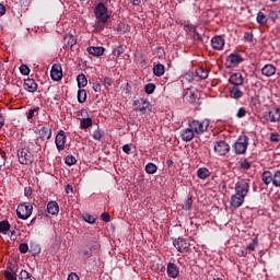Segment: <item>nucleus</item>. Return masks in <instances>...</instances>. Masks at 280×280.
<instances>
[{
  "label": "nucleus",
  "instance_id": "nucleus-1",
  "mask_svg": "<svg viewBox=\"0 0 280 280\" xmlns=\"http://www.w3.org/2000/svg\"><path fill=\"white\" fill-rule=\"evenodd\" d=\"M250 186L247 184L246 179H241L235 185V194L231 197V207L233 209H240L244 205L246 196H248V190Z\"/></svg>",
  "mask_w": 280,
  "mask_h": 280
},
{
  "label": "nucleus",
  "instance_id": "nucleus-2",
  "mask_svg": "<svg viewBox=\"0 0 280 280\" xmlns=\"http://www.w3.org/2000/svg\"><path fill=\"white\" fill-rule=\"evenodd\" d=\"M30 147L34 148V142H30L27 148H22L18 150V161L21 165H32L35 161L34 153L30 151Z\"/></svg>",
  "mask_w": 280,
  "mask_h": 280
},
{
  "label": "nucleus",
  "instance_id": "nucleus-3",
  "mask_svg": "<svg viewBox=\"0 0 280 280\" xmlns=\"http://www.w3.org/2000/svg\"><path fill=\"white\" fill-rule=\"evenodd\" d=\"M261 180L265 185H272L277 189H280V170L264 171L261 174Z\"/></svg>",
  "mask_w": 280,
  "mask_h": 280
},
{
  "label": "nucleus",
  "instance_id": "nucleus-4",
  "mask_svg": "<svg viewBox=\"0 0 280 280\" xmlns=\"http://www.w3.org/2000/svg\"><path fill=\"white\" fill-rule=\"evenodd\" d=\"M34 211V206L30 202L20 203L16 209V215L20 220H27Z\"/></svg>",
  "mask_w": 280,
  "mask_h": 280
},
{
  "label": "nucleus",
  "instance_id": "nucleus-5",
  "mask_svg": "<svg viewBox=\"0 0 280 280\" xmlns=\"http://www.w3.org/2000/svg\"><path fill=\"white\" fill-rule=\"evenodd\" d=\"M94 14L96 20H101L103 23H108V19H110V15H108V8H106V4L103 2H100L95 7Z\"/></svg>",
  "mask_w": 280,
  "mask_h": 280
},
{
  "label": "nucleus",
  "instance_id": "nucleus-6",
  "mask_svg": "<svg viewBox=\"0 0 280 280\" xmlns=\"http://www.w3.org/2000/svg\"><path fill=\"white\" fill-rule=\"evenodd\" d=\"M35 135L37 141H49L52 135L51 127L49 125H45L40 128H37L35 130Z\"/></svg>",
  "mask_w": 280,
  "mask_h": 280
},
{
  "label": "nucleus",
  "instance_id": "nucleus-7",
  "mask_svg": "<svg viewBox=\"0 0 280 280\" xmlns=\"http://www.w3.org/2000/svg\"><path fill=\"white\" fill-rule=\"evenodd\" d=\"M173 246H175L178 253H189L191 250V243L184 237H178L173 241Z\"/></svg>",
  "mask_w": 280,
  "mask_h": 280
},
{
  "label": "nucleus",
  "instance_id": "nucleus-8",
  "mask_svg": "<svg viewBox=\"0 0 280 280\" xmlns=\"http://www.w3.org/2000/svg\"><path fill=\"white\" fill-rule=\"evenodd\" d=\"M248 141L249 139L247 136H241L234 143L235 154H246V150H248Z\"/></svg>",
  "mask_w": 280,
  "mask_h": 280
},
{
  "label": "nucleus",
  "instance_id": "nucleus-9",
  "mask_svg": "<svg viewBox=\"0 0 280 280\" xmlns=\"http://www.w3.org/2000/svg\"><path fill=\"white\" fill-rule=\"evenodd\" d=\"M189 128L194 130L196 135H202L209 128V120H203V121H198V120H192L189 124Z\"/></svg>",
  "mask_w": 280,
  "mask_h": 280
},
{
  "label": "nucleus",
  "instance_id": "nucleus-10",
  "mask_svg": "<svg viewBox=\"0 0 280 280\" xmlns=\"http://www.w3.org/2000/svg\"><path fill=\"white\" fill-rule=\"evenodd\" d=\"M231 151V145L224 140L217 141L214 144V152L219 156H225Z\"/></svg>",
  "mask_w": 280,
  "mask_h": 280
},
{
  "label": "nucleus",
  "instance_id": "nucleus-11",
  "mask_svg": "<svg viewBox=\"0 0 280 280\" xmlns=\"http://www.w3.org/2000/svg\"><path fill=\"white\" fill-rule=\"evenodd\" d=\"M241 62H244V58L240 54L232 52L228 56L225 66L228 69H231L233 67H237V65H241Z\"/></svg>",
  "mask_w": 280,
  "mask_h": 280
},
{
  "label": "nucleus",
  "instance_id": "nucleus-12",
  "mask_svg": "<svg viewBox=\"0 0 280 280\" xmlns=\"http://www.w3.org/2000/svg\"><path fill=\"white\" fill-rule=\"evenodd\" d=\"M133 106H136L135 107L136 113H141L142 115H145V113L150 110V102L143 98L135 101Z\"/></svg>",
  "mask_w": 280,
  "mask_h": 280
},
{
  "label": "nucleus",
  "instance_id": "nucleus-13",
  "mask_svg": "<svg viewBox=\"0 0 280 280\" xmlns=\"http://www.w3.org/2000/svg\"><path fill=\"white\" fill-rule=\"evenodd\" d=\"M66 143H67V133H65V130H59V132L55 138V144L58 152H62V150H65Z\"/></svg>",
  "mask_w": 280,
  "mask_h": 280
},
{
  "label": "nucleus",
  "instance_id": "nucleus-14",
  "mask_svg": "<svg viewBox=\"0 0 280 280\" xmlns=\"http://www.w3.org/2000/svg\"><path fill=\"white\" fill-rule=\"evenodd\" d=\"M23 88L24 91H27L28 93H36L38 91V84L34 79L24 80Z\"/></svg>",
  "mask_w": 280,
  "mask_h": 280
},
{
  "label": "nucleus",
  "instance_id": "nucleus-15",
  "mask_svg": "<svg viewBox=\"0 0 280 280\" xmlns=\"http://www.w3.org/2000/svg\"><path fill=\"white\" fill-rule=\"evenodd\" d=\"M265 119L271 124H277V121H280V108L269 110L265 116Z\"/></svg>",
  "mask_w": 280,
  "mask_h": 280
},
{
  "label": "nucleus",
  "instance_id": "nucleus-16",
  "mask_svg": "<svg viewBox=\"0 0 280 280\" xmlns=\"http://www.w3.org/2000/svg\"><path fill=\"white\" fill-rule=\"evenodd\" d=\"M85 247L89 248L92 253H98L100 248H102V245L100 244V241H97L95 237H92L88 240Z\"/></svg>",
  "mask_w": 280,
  "mask_h": 280
},
{
  "label": "nucleus",
  "instance_id": "nucleus-17",
  "mask_svg": "<svg viewBox=\"0 0 280 280\" xmlns=\"http://www.w3.org/2000/svg\"><path fill=\"white\" fill-rule=\"evenodd\" d=\"M50 78L55 82H58V80H62V67L54 65L50 71Z\"/></svg>",
  "mask_w": 280,
  "mask_h": 280
},
{
  "label": "nucleus",
  "instance_id": "nucleus-18",
  "mask_svg": "<svg viewBox=\"0 0 280 280\" xmlns=\"http://www.w3.org/2000/svg\"><path fill=\"white\" fill-rule=\"evenodd\" d=\"M229 91L230 97L233 100H241V97H244V92L240 89V85H232L229 88Z\"/></svg>",
  "mask_w": 280,
  "mask_h": 280
},
{
  "label": "nucleus",
  "instance_id": "nucleus-19",
  "mask_svg": "<svg viewBox=\"0 0 280 280\" xmlns=\"http://www.w3.org/2000/svg\"><path fill=\"white\" fill-rule=\"evenodd\" d=\"M166 272H167L168 277H171V279H176V277H178V275H180V271L178 270V266H176V264H174V262L167 264Z\"/></svg>",
  "mask_w": 280,
  "mask_h": 280
},
{
  "label": "nucleus",
  "instance_id": "nucleus-20",
  "mask_svg": "<svg viewBox=\"0 0 280 280\" xmlns=\"http://www.w3.org/2000/svg\"><path fill=\"white\" fill-rule=\"evenodd\" d=\"M229 80L233 86H242L244 84V77L240 72L231 74Z\"/></svg>",
  "mask_w": 280,
  "mask_h": 280
},
{
  "label": "nucleus",
  "instance_id": "nucleus-21",
  "mask_svg": "<svg viewBox=\"0 0 280 280\" xmlns=\"http://www.w3.org/2000/svg\"><path fill=\"white\" fill-rule=\"evenodd\" d=\"M196 132L192 130L191 127H188L180 131V137L184 141L189 142L194 139Z\"/></svg>",
  "mask_w": 280,
  "mask_h": 280
},
{
  "label": "nucleus",
  "instance_id": "nucleus-22",
  "mask_svg": "<svg viewBox=\"0 0 280 280\" xmlns=\"http://www.w3.org/2000/svg\"><path fill=\"white\" fill-rule=\"evenodd\" d=\"M211 45L213 49H218L220 51L224 49V38L222 36H214L211 39Z\"/></svg>",
  "mask_w": 280,
  "mask_h": 280
},
{
  "label": "nucleus",
  "instance_id": "nucleus-23",
  "mask_svg": "<svg viewBox=\"0 0 280 280\" xmlns=\"http://www.w3.org/2000/svg\"><path fill=\"white\" fill-rule=\"evenodd\" d=\"M78 43V38L73 36V34L65 35L63 37V44L66 48L74 47V45Z\"/></svg>",
  "mask_w": 280,
  "mask_h": 280
},
{
  "label": "nucleus",
  "instance_id": "nucleus-24",
  "mask_svg": "<svg viewBox=\"0 0 280 280\" xmlns=\"http://www.w3.org/2000/svg\"><path fill=\"white\" fill-rule=\"evenodd\" d=\"M59 211H60V206H58V202L49 201L47 203V213H49L50 215H57Z\"/></svg>",
  "mask_w": 280,
  "mask_h": 280
},
{
  "label": "nucleus",
  "instance_id": "nucleus-25",
  "mask_svg": "<svg viewBox=\"0 0 280 280\" xmlns=\"http://www.w3.org/2000/svg\"><path fill=\"white\" fill-rule=\"evenodd\" d=\"M262 75H266V78H271V75H275L277 73V68L273 65H266L261 69Z\"/></svg>",
  "mask_w": 280,
  "mask_h": 280
},
{
  "label": "nucleus",
  "instance_id": "nucleus-26",
  "mask_svg": "<svg viewBox=\"0 0 280 280\" xmlns=\"http://www.w3.org/2000/svg\"><path fill=\"white\" fill-rule=\"evenodd\" d=\"M88 54L91 56H104V47H95V46H90L86 48Z\"/></svg>",
  "mask_w": 280,
  "mask_h": 280
},
{
  "label": "nucleus",
  "instance_id": "nucleus-27",
  "mask_svg": "<svg viewBox=\"0 0 280 280\" xmlns=\"http://www.w3.org/2000/svg\"><path fill=\"white\" fill-rule=\"evenodd\" d=\"M197 175L201 180H207L211 176V172L207 167H201L197 171Z\"/></svg>",
  "mask_w": 280,
  "mask_h": 280
},
{
  "label": "nucleus",
  "instance_id": "nucleus-28",
  "mask_svg": "<svg viewBox=\"0 0 280 280\" xmlns=\"http://www.w3.org/2000/svg\"><path fill=\"white\" fill-rule=\"evenodd\" d=\"M77 82H78L79 89H84V86H86V84H89V80L86 79V75H84V73H80L77 77Z\"/></svg>",
  "mask_w": 280,
  "mask_h": 280
},
{
  "label": "nucleus",
  "instance_id": "nucleus-29",
  "mask_svg": "<svg viewBox=\"0 0 280 280\" xmlns=\"http://www.w3.org/2000/svg\"><path fill=\"white\" fill-rule=\"evenodd\" d=\"M10 229H11V225L8 220L0 221V233H2V235H8V232L10 231Z\"/></svg>",
  "mask_w": 280,
  "mask_h": 280
},
{
  "label": "nucleus",
  "instance_id": "nucleus-30",
  "mask_svg": "<svg viewBox=\"0 0 280 280\" xmlns=\"http://www.w3.org/2000/svg\"><path fill=\"white\" fill-rule=\"evenodd\" d=\"M153 73L154 75H156L158 78H161V75H163L165 73V66H163L162 63H158L153 67Z\"/></svg>",
  "mask_w": 280,
  "mask_h": 280
},
{
  "label": "nucleus",
  "instance_id": "nucleus-31",
  "mask_svg": "<svg viewBox=\"0 0 280 280\" xmlns=\"http://www.w3.org/2000/svg\"><path fill=\"white\" fill-rule=\"evenodd\" d=\"M196 74L198 78H200L201 80H206V78H209V71L207 70V68L205 67H199L196 70Z\"/></svg>",
  "mask_w": 280,
  "mask_h": 280
},
{
  "label": "nucleus",
  "instance_id": "nucleus-32",
  "mask_svg": "<svg viewBox=\"0 0 280 280\" xmlns=\"http://www.w3.org/2000/svg\"><path fill=\"white\" fill-rule=\"evenodd\" d=\"M77 97L79 104H84V102H86V90L79 88Z\"/></svg>",
  "mask_w": 280,
  "mask_h": 280
},
{
  "label": "nucleus",
  "instance_id": "nucleus-33",
  "mask_svg": "<svg viewBox=\"0 0 280 280\" xmlns=\"http://www.w3.org/2000/svg\"><path fill=\"white\" fill-rule=\"evenodd\" d=\"M256 21L258 25H266V23H268V18L266 16V14H264V12L259 11L257 13Z\"/></svg>",
  "mask_w": 280,
  "mask_h": 280
},
{
  "label": "nucleus",
  "instance_id": "nucleus-34",
  "mask_svg": "<svg viewBox=\"0 0 280 280\" xmlns=\"http://www.w3.org/2000/svg\"><path fill=\"white\" fill-rule=\"evenodd\" d=\"M80 126H81L82 130H86V128H91V126H93V119L82 118Z\"/></svg>",
  "mask_w": 280,
  "mask_h": 280
},
{
  "label": "nucleus",
  "instance_id": "nucleus-35",
  "mask_svg": "<svg viewBox=\"0 0 280 280\" xmlns=\"http://www.w3.org/2000/svg\"><path fill=\"white\" fill-rule=\"evenodd\" d=\"M84 222H88V224H95L97 222V217L92 215L90 213H85L82 215Z\"/></svg>",
  "mask_w": 280,
  "mask_h": 280
},
{
  "label": "nucleus",
  "instance_id": "nucleus-36",
  "mask_svg": "<svg viewBox=\"0 0 280 280\" xmlns=\"http://www.w3.org/2000/svg\"><path fill=\"white\" fill-rule=\"evenodd\" d=\"M191 207H194V199L188 197L183 203L184 211H191Z\"/></svg>",
  "mask_w": 280,
  "mask_h": 280
},
{
  "label": "nucleus",
  "instance_id": "nucleus-37",
  "mask_svg": "<svg viewBox=\"0 0 280 280\" xmlns=\"http://www.w3.org/2000/svg\"><path fill=\"white\" fill-rule=\"evenodd\" d=\"M80 255L83 259H91V257H93V252L86 247L80 252Z\"/></svg>",
  "mask_w": 280,
  "mask_h": 280
},
{
  "label": "nucleus",
  "instance_id": "nucleus-38",
  "mask_svg": "<svg viewBox=\"0 0 280 280\" xmlns=\"http://www.w3.org/2000/svg\"><path fill=\"white\" fill-rule=\"evenodd\" d=\"M156 170H159L156 167V164H154L152 162L148 163L147 166H145L147 174H156Z\"/></svg>",
  "mask_w": 280,
  "mask_h": 280
},
{
  "label": "nucleus",
  "instance_id": "nucleus-39",
  "mask_svg": "<svg viewBox=\"0 0 280 280\" xmlns=\"http://www.w3.org/2000/svg\"><path fill=\"white\" fill-rule=\"evenodd\" d=\"M102 137H104V131L102 129H96L92 133V138L95 141H102Z\"/></svg>",
  "mask_w": 280,
  "mask_h": 280
},
{
  "label": "nucleus",
  "instance_id": "nucleus-40",
  "mask_svg": "<svg viewBox=\"0 0 280 280\" xmlns=\"http://www.w3.org/2000/svg\"><path fill=\"white\" fill-rule=\"evenodd\" d=\"M39 110H40V107H35V108L28 109V113H27L28 121L34 119V115H38Z\"/></svg>",
  "mask_w": 280,
  "mask_h": 280
},
{
  "label": "nucleus",
  "instance_id": "nucleus-41",
  "mask_svg": "<svg viewBox=\"0 0 280 280\" xmlns=\"http://www.w3.org/2000/svg\"><path fill=\"white\" fill-rule=\"evenodd\" d=\"M144 91L148 95H152V93H154V91H156V85H154V83H148L144 86Z\"/></svg>",
  "mask_w": 280,
  "mask_h": 280
},
{
  "label": "nucleus",
  "instance_id": "nucleus-42",
  "mask_svg": "<svg viewBox=\"0 0 280 280\" xmlns=\"http://www.w3.org/2000/svg\"><path fill=\"white\" fill-rule=\"evenodd\" d=\"M19 280H32V275L26 270H21L19 275Z\"/></svg>",
  "mask_w": 280,
  "mask_h": 280
},
{
  "label": "nucleus",
  "instance_id": "nucleus-43",
  "mask_svg": "<svg viewBox=\"0 0 280 280\" xmlns=\"http://www.w3.org/2000/svg\"><path fill=\"white\" fill-rule=\"evenodd\" d=\"M65 163L66 165H75V163H78V160H75V156L73 155H67L66 159H65Z\"/></svg>",
  "mask_w": 280,
  "mask_h": 280
},
{
  "label": "nucleus",
  "instance_id": "nucleus-44",
  "mask_svg": "<svg viewBox=\"0 0 280 280\" xmlns=\"http://www.w3.org/2000/svg\"><path fill=\"white\" fill-rule=\"evenodd\" d=\"M7 270L11 273H18L19 272V265L10 262L7 267Z\"/></svg>",
  "mask_w": 280,
  "mask_h": 280
},
{
  "label": "nucleus",
  "instance_id": "nucleus-45",
  "mask_svg": "<svg viewBox=\"0 0 280 280\" xmlns=\"http://www.w3.org/2000/svg\"><path fill=\"white\" fill-rule=\"evenodd\" d=\"M19 250H20V253H22V255H25V253H27V250H30V246L27 245V243H21L19 245Z\"/></svg>",
  "mask_w": 280,
  "mask_h": 280
},
{
  "label": "nucleus",
  "instance_id": "nucleus-46",
  "mask_svg": "<svg viewBox=\"0 0 280 280\" xmlns=\"http://www.w3.org/2000/svg\"><path fill=\"white\" fill-rule=\"evenodd\" d=\"M4 279L7 280H16V273L10 272V270L4 271Z\"/></svg>",
  "mask_w": 280,
  "mask_h": 280
},
{
  "label": "nucleus",
  "instance_id": "nucleus-47",
  "mask_svg": "<svg viewBox=\"0 0 280 280\" xmlns=\"http://www.w3.org/2000/svg\"><path fill=\"white\" fill-rule=\"evenodd\" d=\"M20 73H22V75H30V67H27V65H22L20 67Z\"/></svg>",
  "mask_w": 280,
  "mask_h": 280
},
{
  "label": "nucleus",
  "instance_id": "nucleus-48",
  "mask_svg": "<svg viewBox=\"0 0 280 280\" xmlns=\"http://www.w3.org/2000/svg\"><path fill=\"white\" fill-rule=\"evenodd\" d=\"M108 22H103L102 20H97L95 23L96 30L102 32L104 30V25H106Z\"/></svg>",
  "mask_w": 280,
  "mask_h": 280
},
{
  "label": "nucleus",
  "instance_id": "nucleus-49",
  "mask_svg": "<svg viewBox=\"0 0 280 280\" xmlns=\"http://www.w3.org/2000/svg\"><path fill=\"white\" fill-rule=\"evenodd\" d=\"M103 85H104L106 89L113 86V80H112L110 78H108V77H105V78L103 79Z\"/></svg>",
  "mask_w": 280,
  "mask_h": 280
},
{
  "label": "nucleus",
  "instance_id": "nucleus-50",
  "mask_svg": "<svg viewBox=\"0 0 280 280\" xmlns=\"http://www.w3.org/2000/svg\"><path fill=\"white\" fill-rule=\"evenodd\" d=\"M114 56H121L124 54V47L122 46H116L113 51Z\"/></svg>",
  "mask_w": 280,
  "mask_h": 280
},
{
  "label": "nucleus",
  "instance_id": "nucleus-51",
  "mask_svg": "<svg viewBox=\"0 0 280 280\" xmlns=\"http://www.w3.org/2000/svg\"><path fill=\"white\" fill-rule=\"evenodd\" d=\"M270 141L273 143H280V135L279 133H271L270 135Z\"/></svg>",
  "mask_w": 280,
  "mask_h": 280
},
{
  "label": "nucleus",
  "instance_id": "nucleus-52",
  "mask_svg": "<svg viewBox=\"0 0 280 280\" xmlns=\"http://www.w3.org/2000/svg\"><path fill=\"white\" fill-rule=\"evenodd\" d=\"M236 117H238V119H242V117H246V108L241 107L236 114Z\"/></svg>",
  "mask_w": 280,
  "mask_h": 280
},
{
  "label": "nucleus",
  "instance_id": "nucleus-53",
  "mask_svg": "<svg viewBox=\"0 0 280 280\" xmlns=\"http://www.w3.org/2000/svg\"><path fill=\"white\" fill-rule=\"evenodd\" d=\"M250 166H252V164L247 160H244L243 162H241V167L243 170H250Z\"/></svg>",
  "mask_w": 280,
  "mask_h": 280
},
{
  "label": "nucleus",
  "instance_id": "nucleus-54",
  "mask_svg": "<svg viewBox=\"0 0 280 280\" xmlns=\"http://www.w3.org/2000/svg\"><path fill=\"white\" fill-rule=\"evenodd\" d=\"M101 219L103 222H110V214H108V212H103Z\"/></svg>",
  "mask_w": 280,
  "mask_h": 280
},
{
  "label": "nucleus",
  "instance_id": "nucleus-55",
  "mask_svg": "<svg viewBox=\"0 0 280 280\" xmlns=\"http://www.w3.org/2000/svg\"><path fill=\"white\" fill-rule=\"evenodd\" d=\"M24 196H25L26 198H30V196H32V186H26V187L24 188Z\"/></svg>",
  "mask_w": 280,
  "mask_h": 280
},
{
  "label": "nucleus",
  "instance_id": "nucleus-56",
  "mask_svg": "<svg viewBox=\"0 0 280 280\" xmlns=\"http://www.w3.org/2000/svg\"><path fill=\"white\" fill-rule=\"evenodd\" d=\"M244 38H245V40H246L247 43H252V40H253V34L246 32V33L244 34Z\"/></svg>",
  "mask_w": 280,
  "mask_h": 280
},
{
  "label": "nucleus",
  "instance_id": "nucleus-57",
  "mask_svg": "<svg viewBox=\"0 0 280 280\" xmlns=\"http://www.w3.org/2000/svg\"><path fill=\"white\" fill-rule=\"evenodd\" d=\"M201 19H202L203 23H210V21H209V11L202 13Z\"/></svg>",
  "mask_w": 280,
  "mask_h": 280
},
{
  "label": "nucleus",
  "instance_id": "nucleus-58",
  "mask_svg": "<svg viewBox=\"0 0 280 280\" xmlns=\"http://www.w3.org/2000/svg\"><path fill=\"white\" fill-rule=\"evenodd\" d=\"M68 280H80V277L78 276V273L71 272V273L68 276Z\"/></svg>",
  "mask_w": 280,
  "mask_h": 280
},
{
  "label": "nucleus",
  "instance_id": "nucleus-59",
  "mask_svg": "<svg viewBox=\"0 0 280 280\" xmlns=\"http://www.w3.org/2000/svg\"><path fill=\"white\" fill-rule=\"evenodd\" d=\"M132 149L130 148V144H125L124 147H122V152H125V154H130V151H131Z\"/></svg>",
  "mask_w": 280,
  "mask_h": 280
},
{
  "label": "nucleus",
  "instance_id": "nucleus-60",
  "mask_svg": "<svg viewBox=\"0 0 280 280\" xmlns=\"http://www.w3.org/2000/svg\"><path fill=\"white\" fill-rule=\"evenodd\" d=\"M66 194H73V186H71V185H67L66 186Z\"/></svg>",
  "mask_w": 280,
  "mask_h": 280
},
{
  "label": "nucleus",
  "instance_id": "nucleus-61",
  "mask_svg": "<svg viewBox=\"0 0 280 280\" xmlns=\"http://www.w3.org/2000/svg\"><path fill=\"white\" fill-rule=\"evenodd\" d=\"M60 100H61L60 94H55V95H54V102H55V104H59Z\"/></svg>",
  "mask_w": 280,
  "mask_h": 280
},
{
  "label": "nucleus",
  "instance_id": "nucleus-62",
  "mask_svg": "<svg viewBox=\"0 0 280 280\" xmlns=\"http://www.w3.org/2000/svg\"><path fill=\"white\" fill-rule=\"evenodd\" d=\"M5 14V5L0 4V16H3Z\"/></svg>",
  "mask_w": 280,
  "mask_h": 280
},
{
  "label": "nucleus",
  "instance_id": "nucleus-63",
  "mask_svg": "<svg viewBox=\"0 0 280 280\" xmlns=\"http://www.w3.org/2000/svg\"><path fill=\"white\" fill-rule=\"evenodd\" d=\"M167 167H172L174 165V161L172 159L166 160Z\"/></svg>",
  "mask_w": 280,
  "mask_h": 280
},
{
  "label": "nucleus",
  "instance_id": "nucleus-64",
  "mask_svg": "<svg viewBox=\"0 0 280 280\" xmlns=\"http://www.w3.org/2000/svg\"><path fill=\"white\" fill-rule=\"evenodd\" d=\"M247 250H255V244L247 245Z\"/></svg>",
  "mask_w": 280,
  "mask_h": 280
}]
</instances>
